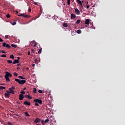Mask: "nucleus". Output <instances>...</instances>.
<instances>
[{
	"mask_svg": "<svg viewBox=\"0 0 125 125\" xmlns=\"http://www.w3.org/2000/svg\"><path fill=\"white\" fill-rule=\"evenodd\" d=\"M2 46L3 47H7V48H11V46L8 44H6V42H3L2 44Z\"/></svg>",
	"mask_w": 125,
	"mask_h": 125,
	"instance_id": "obj_4",
	"label": "nucleus"
},
{
	"mask_svg": "<svg viewBox=\"0 0 125 125\" xmlns=\"http://www.w3.org/2000/svg\"><path fill=\"white\" fill-rule=\"evenodd\" d=\"M70 1H67V5H70V4H71V2Z\"/></svg>",
	"mask_w": 125,
	"mask_h": 125,
	"instance_id": "obj_38",
	"label": "nucleus"
},
{
	"mask_svg": "<svg viewBox=\"0 0 125 125\" xmlns=\"http://www.w3.org/2000/svg\"><path fill=\"white\" fill-rule=\"evenodd\" d=\"M31 10H32V9H31V7H29V8H28V12H31Z\"/></svg>",
	"mask_w": 125,
	"mask_h": 125,
	"instance_id": "obj_40",
	"label": "nucleus"
},
{
	"mask_svg": "<svg viewBox=\"0 0 125 125\" xmlns=\"http://www.w3.org/2000/svg\"><path fill=\"white\" fill-rule=\"evenodd\" d=\"M33 93H37V88H33Z\"/></svg>",
	"mask_w": 125,
	"mask_h": 125,
	"instance_id": "obj_23",
	"label": "nucleus"
},
{
	"mask_svg": "<svg viewBox=\"0 0 125 125\" xmlns=\"http://www.w3.org/2000/svg\"><path fill=\"white\" fill-rule=\"evenodd\" d=\"M63 26L64 27V28H66L68 26V23H64L63 24Z\"/></svg>",
	"mask_w": 125,
	"mask_h": 125,
	"instance_id": "obj_15",
	"label": "nucleus"
},
{
	"mask_svg": "<svg viewBox=\"0 0 125 125\" xmlns=\"http://www.w3.org/2000/svg\"><path fill=\"white\" fill-rule=\"evenodd\" d=\"M31 52L30 51L28 52V55H30Z\"/></svg>",
	"mask_w": 125,
	"mask_h": 125,
	"instance_id": "obj_47",
	"label": "nucleus"
},
{
	"mask_svg": "<svg viewBox=\"0 0 125 125\" xmlns=\"http://www.w3.org/2000/svg\"><path fill=\"white\" fill-rule=\"evenodd\" d=\"M78 2L80 3V4L81 5V6H83V1H81L80 0H77Z\"/></svg>",
	"mask_w": 125,
	"mask_h": 125,
	"instance_id": "obj_12",
	"label": "nucleus"
},
{
	"mask_svg": "<svg viewBox=\"0 0 125 125\" xmlns=\"http://www.w3.org/2000/svg\"><path fill=\"white\" fill-rule=\"evenodd\" d=\"M7 124H8V125H12V123H11V122H8Z\"/></svg>",
	"mask_w": 125,
	"mask_h": 125,
	"instance_id": "obj_36",
	"label": "nucleus"
},
{
	"mask_svg": "<svg viewBox=\"0 0 125 125\" xmlns=\"http://www.w3.org/2000/svg\"><path fill=\"white\" fill-rule=\"evenodd\" d=\"M24 17H25V18H29V17H30V16L24 14Z\"/></svg>",
	"mask_w": 125,
	"mask_h": 125,
	"instance_id": "obj_20",
	"label": "nucleus"
},
{
	"mask_svg": "<svg viewBox=\"0 0 125 125\" xmlns=\"http://www.w3.org/2000/svg\"><path fill=\"white\" fill-rule=\"evenodd\" d=\"M19 79H21V80H26V78H24L23 77L20 76H19Z\"/></svg>",
	"mask_w": 125,
	"mask_h": 125,
	"instance_id": "obj_21",
	"label": "nucleus"
},
{
	"mask_svg": "<svg viewBox=\"0 0 125 125\" xmlns=\"http://www.w3.org/2000/svg\"><path fill=\"white\" fill-rule=\"evenodd\" d=\"M21 94H25V91L21 90Z\"/></svg>",
	"mask_w": 125,
	"mask_h": 125,
	"instance_id": "obj_34",
	"label": "nucleus"
},
{
	"mask_svg": "<svg viewBox=\"0 0 125 125\" xmlns=\"http://www.w3.org/2000/svg\"><path fill=\"white\" fill-rule=\"evenodd\" d=\"M75 14H77V15H80L81 14V12H80V10H78V8L75 9Z\"/></svg>",
	"mask_w": 125,
	"mask_h": 125,
	"instance_id": "obj_8",
	"label": "nucleus"
},
{
	"mask_svg": "<svg viewBox=\"0 0 125 125\" xmlns=\"http://www.w3.org/2000/svg\"><path fill=\"white\" fill-rule=\"evenodd\" d=\"M11 46L12 47H14V48H16V47H17V45L14 44H12Z\"/></svg>",
	"mask_w": 125,
	"mask_h": 125,
	"instance_id": "obj_16",
	"label": "nucleus"
},
{
	"mask_svg": "<svg viewBox=\"0 0 125 125\" xmlns=\"http://www.w3.org/2000/svg\"><path fill=\"white\" fill-rule=\"evenodd\" d=\"M74 1V0H72V1Z\"/></svg>",
	"mask_w": 125,
	"mask_h": 125,
	"instance_id": "obj_63",
	"label": "nucleus"
},
{
	"mask_svg": "<svg viewBox=\"0 0 125 125\" xmlns=\"http://www.w3.org/2000/svg\"><path fill=\"white\" fill-rule=\"evenodd\" d=\"M5 39H8V35H5Z\"/></svg>",
	"mask_w": 125,
	"mask_h": 125,
	"instance_id": "obj_44",
	"label": "nucleus"
},
{
	"mask_svg": "<svg viewBox=\"0 0 125 125\" xmlns=\"http://www.w3.org/2000/svg\"><path fill=\"white\" fill-rule=\"evenodd\" d=\"M15 81L18 83L19 84H24V83H26V80H20L18 79H15Z\"/></svg>",
	"mask_w": 125,
	"mask_h": 125,
	"instance_id": "obj_3",
	"label": "nucleus"
},
{
	"mask_svg": "<svg viewBox=\"0 0 125 125\" xmlns=\"http://www.w3.org/2000/svg\"><path fill=\"white\" fill-rule=\"evenodd\" d=\"M25 89H26V88H24L23 89V90H25Z\"/></svg>",
	"mask_w": 125,
	"mask_h": 125,
	"instance_id": "obj_57",
	"label": "nucleus"
},
{
	"mask_svg": "<svg viewBox=\"0 0 125 125\" xmlns=\"http://www.w3.org/2000/svg\"><path fill=\"white\" fill-rule=\"evenodd\" d=\"M11 77H12V74H11V73L8 72H6L5 79H6V82H10V79H9V78H11Z\"/></svg>",
	"mask_w": 125,
	"mask_h": 125,
	"instance_id": "obj_1",
	"label": "nucleus"
},
{
	"mask_svg": "<svg viewBox=\"0 0 125 125\" xmlns=\"http://www.w3.org/2000/svg\"><path fill=\"white\" fill-rule=\"evenodd\" d=\"M9 90L10 91V93L11 94H15V92H14V90L12 89V88H9Z\"/></svg>",
	"mask_w": 125,
	"mask_h": 125,
	"instance_id": "obj_6",
	"label": "nucleus"
},
{
	"mask_svg": "<svg viewBox=\"0 0 125 125\" xmlns=\"http://www.w3.org/2000/svg\"><path fill=\"white\" fill-rule=\"evenodd\" d=\"M38 60H37V59H35L34 60V62L35 63V64H37V63H38Z\"/></svg>",
	"mask_w": 125,
	"mask_h": 125,
	"instance_id": "obj_32",
	"label": "nucleus"
},
{
	"mask_svg": "<svg viewBox=\"0 0 125 125\" xmlns=\"http://www.w3.org/2000/svg\"><path fill=\"white\" fill-rule=\"evenodd\" d=\"M14 76H15V77H17L18 76V73L16 72L14 73Z\"/></svg>",
	"mask_w": 125,
	"mask_h": 125,
	"instance_id": "obj_27",
	"label": "nucleus"
},
{
	"mask_svg": "<svg viewBox=\"0 0 125 125\" xmlns=\"http://www.w3.org/2000/svg\"><path fill=\"white\" fill-rule=\"evenodd\" d=\"M0 52H1V51L0 50Z\"/></svg>",
	"mask_w": 125,
	"mask_h": 125,
	"instance_id": "obj_59",
	"label": "nucleus"
},
{
	"mask_svg": "<svg viewBox=\"0 0 125 125\" xmlns=\"http://www.w3.org/2000/svg\"><path fill=\"white\" fill-rule=\"evenodd\" d=\"M44 122H45V123H48V122H49V119H47L44 121Z\"/></svg>",
	"mask_w": 125,
	"mask_h": 125,
	"instance_id": "obj_26",
	"label": "nucleus"
},
{
	"mask_svg": "<svg viewBox=\"0 0 125 125\" xmlns=\"http://www.w3.org/2000/svg\"><path fill=\"white\" fill-rule=\"evenodd\" d=\"M26 70H29V67H27Z\"/></svg>",
	"mask_w": 125,
	"mask_h": 125,
	"instance_id": "obj_55",
	"label": "nucleus"
},
{
	"mask_svg": "<svg viewBox=\"0 0 125 125\" xmlns=\"http://www.w3.org/2000/svg\"><path fill=\"white\" fill-rule=\"evenodd\" d=\"M17 65H18V66H20V63H18V64H17Z\"/></svg>",
	"mask_w": 125,
	"mask_h": 125,
	"instance_id": "obj_54",
	"label": "nucleus"
},
{
	"mask_svg": "<svg viewBox=\"0 0 125 125\" xmlns=\"http://www.w3.org/2000/svg\"><path fill=\"white\" fill-rule=\"evenodd\" d=\"M74 1V0H72V1Z\"/></svg>",
	"mask_w": 125,
	"mask_h": 125,
	"instance_id": "obj_64",
	"label": "nucleus"
},
{
	"mask_svg": "<svg viewBox=\"0 0 125 125\" xmlns=\"http://www.w3.org/2000/svg\"><path fill=\"white\" fill-rule=\"evenodd\" d=\"M86 7H87V9L89 8V5H87Z\"/></svg>",
	"mask_w": 125,
	"mask_h": 125,
	"instance_id": "obj_48",
	"label": "nucleus"
},
{
	"mask_svg": "<svg viewBox=\"0 0 125 125\" xmlns=\"http://www.w3.org/2000/svg\"><path fill=\"white\" fill-rule=\"evenodd\" d=\"M10 58H11V59H14V56L13 55V54H12L10 56Z\"/></svg>",
	"mask_w": 125,
	"mask_h": 125,
	"instance_id": "obj_25",
	"label": "nucleus"
},
{
	"mask_svg": "<svg viewBox=\"0 0 125 125\" xmlns=\"http://www.w3.org/2000/svg\"><path fill=\"white\" fill-rule=\"evenodd\" d=\"M11 88L12 89H13V90H14V89H15V87H14V86H12Z\"/></svg>",
	"mask_w": 125,
	"mask_h": 125,
	"instance_id": "obj_41",
	"label": "nucleus"
},
{
	"mask_svg": "<svg viewBox=\"0 0 125 125\" xmlns=\"http://www.w3.org/2000/svg\"><path fill=\"white\" fill-rule=\"evenodd\" d=\"M2 89H5V87L0 86V90H1Z\"/></svg>",
	"mask_w": 125,
	"mask_h": 125,
	"instance_id": "obj_18",
	"label": "nucleus"
},
{
	"mask_svg": "<svg viewBox=\"0 0 125 125\" xmlns=\"http://www.w3.org/2000/svg\"><path fill=\"white\" fill-rule=\"evenodd\" d=\"M90 21V20H89V19H86L85 21V24L86 25H89Z\"/></svg>",
	"mask_w": 125,
	"mask_h": 125,
	"instance_id": "obj_10",
	"label": "nucleus"
},
{
	"mask_svg": "<svg viewBox=\"0 0 125 125\" xmlns=\"http://www.w3.org/2000/svg\"><path fill=\"white\" fill-rule=\"evenodd\" d=\"M12 25H13V26H14V25H16V22L14 21L12 23Z\"/></svg>",
	"mask_w": 125,
	"mask_h": 125,
	"instance_id": "obj_35",
	"label": "nucleus"
},
{
	"mask_svg": "<svg viewBox=\"0 0 125 125\" xmlns=\"http://www.w3.org/2000/svg\"><path fill=\"white\" fill-rule=\"evenodd\" d=\"M5 96H6V97H7L8 98L9 96H10V94L5 93Z\"/></svg>",
	"mask_w": 125,
	"mask_h": 125,
	"instance_id": "obj_14",
	"label": "nucleus"
},
{
	"mask_svg": "<svg viewBox=\"0 0 125 125\" xmlns=\"http://www.w3.org/2000/svg\"><path fill=\"white\" fill-rule=\"evenodd\" d=\"M0 42H3V40L0 38Z\"/></svg>",
	"mask_w": 125,
	"mask_h": 125,
	"instance_id": "obj_46",
	"label": "nucleus"
},
{
	"mask_svg": "<svg viewBox=\"0 0 125 125\" xmlns=\"http://www.w3.org/2000/svg\"><path fill=\"white\" fill-rule=\"evenodd\" d=\"M1 52L2 53H6V52H5V51H3V50H1Z\"/></svg>",
	"mask_w": 125,
	"mask_h": 125,
	"instance_id": "obj_43",
	"label": "nucleus"
},
{
	"mask_svg": "<svg viewBox=\"0 0 125 125\" xmlns=\"http://www.w3.org/2000/svg\"><path fill=\"white\" fill-rule=\"evenodd\" d=\"M7 62L9 63V64H11V63H13L12 61H11L10 60H7Z\"/></svg>",
	"mask_w": 125,
	"mask_h": 125,
	"instance_id": "obj_24",
	"label": "nucleus"
},
{
	"mask_svg": "<svg viewBox=\"0 0 125 125\" xmlns=\"http://www.w3.org/2000/svg\"><path fill=\"white\" fill-rule=\"evenodd\" d=\"M27 97L29 99H32V97H31L30 95H27Z\"/></svg>",
	"mask_w": 125,
	"mask_h": 125,
	"instance_id": "obj_33",
	"label": "nucleus"
},
{
	"mask_svg": "<svg viewBox=\"0 0 125 125\" xmlns=\"http://www.w3.org/2000/svg\"><path fill=\"white\" fill-rule=\"evenodd\" d=\"M19 62H20L18 61V60H15L13 62V64H18Z\"/></svg>",
	"mask_w": 125,
	"mask_h": 125,
	"instance_id": "obj_11",
	"label": "nucleus"
},
{
	"mask_svg": "<svg viewBox=\"0 0 125 125\" xmlns=\"http://www.w3.org/2000/svg\"><path fill=\"white\" fill-rule=\"evenodd\" d=\"M38 92H39V93H42V90H39Z\"/></svg>",
	"mask_w": 125,
	"mask_h": 125,
	"instance_id": "obj_37",
	"label": "nucleus"
},
{
	"mask_svg": "<svg viewBox=\"0 0 125 125\" xmlns=\"http://www.w3.org/2000/svg\"><path fill=\"white\" fill-rule=\"evenodd\" d=\"M75 18H76V15L72 14H71V19H75Z\"/></svg>",
	"mask_w": 125,
	"mask_h": 125,
	"instance_id": "obj_13",
	"label": "nucleus"
},
{
	"mask_svg": "<svg viewBox=\"0 0 125 125\" xmlns=\"http://www.w3.org/2000/svg\"><path fill=\"white\" fill-rule=\"evenodd\" d=\"M34 102H35V106H39V104L42 105V101L39 99H35L34 100Z\"/></svg>",
	"mask_w": 125,
	"mask_h": 125,
	"instance_id": "obj_2",
	"label": "nucleus"
},
{
	"mask_svg": "<svg viewBox=\"0 0 125 125\" xmlns=\"http://www.w3.org/2000/svg\"><path fill=\"white\" fill-rule=\"evenodd\" d=\"M74 1V0H72V1Z\"/></svg>",
	"mask_w": 125,
	"mask_h": 125,
	"instance_id": "obj_62",
	"label": "nucleus"
},
{
	"mask_svg": "<svg viewBox=\"0 0 125 125\" xmlns=\"http://www.w3.org/2000/svg\"><path fill=\"white\" fill-rule=\"evenodd\" d=\"M17 70H20V67H17Z\"/></svg>",
	"mask_w": 125,
	"mask_h": 125,
	"instance_id": "obj_51",
	"label": "nucleus"
},
{
	"mask_svg": "<svg viewBox=\"0 0 125 125\" xmlns=\"http://www.w3.org/2000/svg\"><path fill=\"white\" fill-rule=\"evenodd\" d=\"M86 3H87V4L88 3V1H87V2H86Z\"/></svg>",
	"mask_w": 125,
	"mask_h": 125,
	"instance_id": "obj_58",
	"label": "nucleus"
},
{
	"mask_svg": "<svg viewBox=\"0 0 125 125\" xmlns=\"http://www.w3.org/2000/svg\"><path fill=\"white\" fill-rule=\"evenodd\" d=\"M31 51H32V52H35L34 51V49H31Z\"/></svg>",
	"mask_w": 125,
	"mask_h": 125,
	"instance_id": "obj_52",
	"label": "nucleus"
},
{
	"mask_svg": "<svg viewBox=\"0 0 125 125\" xmlns=\"http://www.w3.org/2000/svg\"><path fill=\"white\" fill-rule=\"evenodd\" d=\"M6 17L7 18H10V15H9V14H7L6 15Z\"/></svg>",
	"mask_w": 125,
	"mask_h": 125,
	"instance_id": "obj_31",
	"label": "nucleus"
},
{
	"mask_svg": "<svg viewBox=\"0 0 125 125\" xmlns=\"http://www.w3.org/2000/svg\"><path fill=\"white\" fill-rule=\"evenodd\" d=\"M41 16V14H39V16Z\"/></svg>",
	"mask_w": 125,
	"mask_h": 125,
	"instance_id": "obj_60",
	"label": "nucleus"
},
{
	"mask_svg": "<svg viewBox=\"0 0 125 125\" xmlns=\"http://www.w3.org/2000/svg\"><path fill=\"white\" fill-rule=\"evenodd\" d=\"M1 57H6V55L3 54L1 56Z\"/></svg>",
	"mask_w": 125,
	"mask_h": 125,
	"instance_id": "obj_39",
	"label": "nucleus"
},
{
	"mask_svg": "<svg viewBox=\"0 0 125 125\" xmlns=\"http://www.w3.org/2000/svg\"><path fill=\"white\" fill-rule=\"evenodd\" d=\"M17 58H18L17 60H18V61H19V60L20 59V57H18Z\"/></svg>",
	"mask_w": 125,
	"mask_h": 125,
	"instance_id": "obj_49",
	"label": "nucleus"
},
{
	"mask_svg": "<svg viewBox=\"0 0 125 125\" xmlns=\"http://www.w3.org/2000/svg\"><path fill=\"white\" fill-rule=\"evenodd\" d=\"M77 24H80L81 23V21L80 20H78L76 21Z\"/></svg>",
	"mask_w": 125,
	"mask_h": 125,
	"instance_id": "obj_29",
	"label": "nucleus"
},
{
	"mask_svg": "<svg viewBox=\"0 0 125 125\" xmlns=\"http://www.w3.org/2000/svg\"><path fill=\"white\" fill-rule=\"evenodd\" d=\"M24 114L25 115V117H30V115L27 112H25Z\"/></svg>",
	"mask_w": 125,
	"mask_h": 125,
	"instance_id": "obj_17",
	"label": "nucleus"
},
{
	"mask_svg": "<svg viewBox=\"0 0 125 125\" xmlns=\"http://www.w3.org/2000/svg\"><path fill=\"white\" fill-rule=\"evenodd\" d=\"M77 34H82V30H77Z\"/></svg>",
	"mask_w": 125,
	"mask_h": 125,
	"instance_id": "obj_19",
	"label": "nucleus"
},
{
	"mask_svg": "<svg viewBox=\"0 0 125 125\" xmlns=\"http://www.w3.org/2000/svg\"><path fill=\"white\" fill-rule=\"evenodd\" d=\"M63 5H65V4L64 3Z\"/></svg>",
	"mask_w": 125,
	"mask_h": 125,
	"instance_id": "obj_61",
	"label": "nucleus"
},
{
	"mask_svg": "<svg viewBox=\"0 0 125 125\" xmlns=\"http://www.w3.org/2000/svg\"><path fill=\"white\" fill-rule=\"evenodd\" d=\"M19 99L20 100H23V99H24V95H23V94H21L20 95H19Z\"/></svg>",
	"mask_w": 125,
	"mask_h": 125,
	"instance_id": "obj_9",
	"label": "nucleus"
},
{
	"mask_svg": "<svg viewBox=\"0 0 125 125\" xmlns=\"http://www.w3.org/2000/svg\"><path fill=\"white\" fill-rule=\"evenodd\" d=\"M34 4H35V5H38V3L35 2H34Z\"/></svg>",
	"mask_w": 125,
	"mask_h": 125,
	"instance_id": "obj_50",
	"label": "nucleus"
},
{
	"mask_svg": "<svg viewBox=\"0 0 125 125\" xmlns=\"http://www.w3.org/2000/svg\"><path fill=\"white\" fill-rule=\"evenodd\" d=\"M41 123L42 125H44V123H45V122L44 120H42Z\"/></svg>",
	"mask_w": 125,
	"mask_h": 125,
	"instance_id": "obj_28",
	"label": "nucleus"
},
{
	"mask_svg": "<svg viewBox=\"0 0 125 125\" xmlns=\"http://www.w3.org/2000/svg\"><path fill=\"white\" fill-rule=\"evenodd\" d=\"M24 15H25V14H21L19 15L18 16H21V17H24Z\"/></svg>",
	"mask_w": 125,
	"mask_h": 125,
	"instance_id": "obj_30",
	"label": "nucleus"
},
{
	"mask_svg": "<svg viewBox=\"0 0 125 125\" xmlns=\"http://www.w3.org/2000/svg\"><path fill=\"white\" fill-rule=\"evenodd\" d=\"M32 66H33V67H35V64H32Z\"/></svg>",
	"mask_w": 125,
	"mask_h": 125,
	"instance_id": "obj_53",
	"label": "nucleus"
},
{
	"mask_svg": "<svg viewBox=\"0 0 125 125\" xmlns=\"http://www.w3.org/2000/svg\"><path fill=\"white\" fill-rule=\"evenodd\" d=\"M6 92L7 93H9V94H10V91L7 90Z\"/></svg>",
	"mask_w": 125,
	"mask_h": 125,
	"instance_id": "obj_45",
	"label": "nucleus"
},
{
	"mask_svg": "<svg viewBox=\"0 0 125 125\" xmlns=\"http://www.w3.org/2000/svg\"><path fill=\"white\" fill-rule=\"evenodd\" d=\"M41 121L42 120H41V119H40L39 118H37L35 119V120H34V123L35 124H38V123H41Z\"/></svg>",
	"mask_w": 125,
	"mask_h": 125,
	"instance_id": "obj_5",
	"label": "nucleus"
},
{
	"mask_svg": "<svg viewBox=\"0 0 125 125\" xmlns=\"http://www.w3.org/2000/svg\"><path fill=\"white\" fill-rule=\"evenodd\" d=\"M67 1H71V0H67Z\"/></svg>",
	"mask_w": 125,
	"mask_h": 125,
	"instance_id": "obj_56",
	"label": "nucleus"
},
{
	"mask_svg": "<svg viewBox=\"0 0 125 125\" xmlns=\"http://www.w3.org/2000/svg\"><path fill=\"white\" fill-rule=\"evenodd\" d=\"M23 104H24V105H27V106L31 105V103H30V102H28L27 101H24Z\"/></svg>",
	"mask_w": 125,
	"mask_h": 125,
	"instance_id": "obj_7",
	"label": "nucleus"
},
{
	"mask_svg": "<svg viewBox=\"0 0 125 125\" xmlns=\"http://www.w3.org/2000/svg\"><path fill=\"white\" fill-rule=\"evenodd\" d=\"M37 43L36 42H35V44L33 45V47H36L37 46Z\"/></svg>",
	"mask_w": 125,
	"mask_h": 125,
	"instance_id": "obj_42",
	"label": "nucleus"
},
{
	"mask_svg": "<svg viewBox=\"0 0 125 125\" xmlns=\"http://www.w3.org/2000/svg\"><path fill=\"white\" fill-rule=\"evenodd\" d=\"M42 48L39 50V51H38L39 54H41V53H42Z\"/></svg>",
	"mask_w": 125,
	"mask_h": 125,
	"instance_id": "obj_22",
	"label": "nucleus"
}]
</instances>
